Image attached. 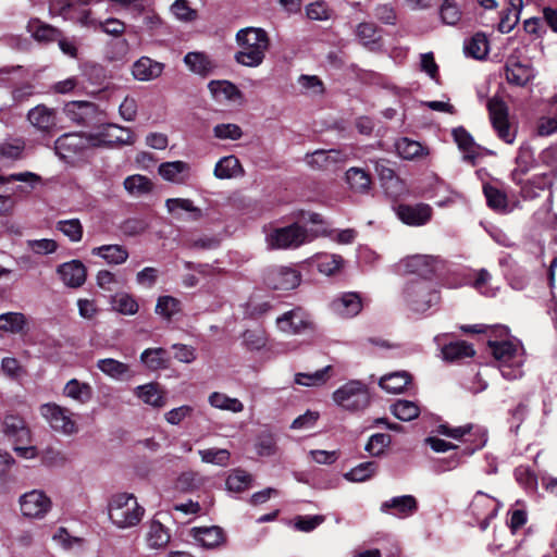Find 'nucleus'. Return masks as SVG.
<instances>
[{"label": "nucleus", "instance_id": "nucleus-1", "mask_svg": "<svg viewBox=\"0 0 557 557\" xmlns=\"http://www.w3.org/2000/svg\"><path fill=\"white\" fill-rule=\"evenodd\" d=\"M239 50L235 53V61L247 67H257L262 64L270 48L268 33L258 27H246L236 34Z\"/></svg>", "mask_w": 557, "mask_h": 557}, {"label": "nucleus", "instance_id": "nucleus-2", "mask_svg": "<svg viewBox=\"0 0 557 557\" xmlns=\"http://www.w3.org/2000/svg\"><path fill=\"white\" fill-rule=\"evenodd\" d=\"M109 519L117 529L125 530L136 527L145 515L133 494L119 493L113 495L108 504Z\"/></svg>", "mask_w": 557, "mask_h": 557}, {"label": "nucleus", "instance_id": "nucleus-3", "mask_svg": "<svg viewBox=\"0 0 557 557\" xmlns=\"http://www.w3.org/2000/svg\"><path fill=\"white\" fill-rule=\"evenodd\" d=\"M334 403L344 410L356 412L370 405V393L360 381H349L333 393Z\"/></svg>", "mask_w": 557, "mask_h": 557}, {"label": "nucleus", "instance_id": "nucleus-4", "mask_svg": "<svg viewBox=\"0 0 557 557\" xmlns=\"http://www.w3.org/2000/svg\"><path fill=\"white\" fill-rule=\"evenodd\" d=\"M311 240L308 230L298 223L275 227L267 235V244L271 249H296Z\"/></svg>", "mask_w": 557, "mask_h": 557}, {"label": "nucleus", "instance_id": "nucleus-5", "mask_svg": "<svg viewBox=\"0 0 557 557\" xmlns=\"http://www.w3.org/2000/svg\"><path fill=\"white\" fill-rule=\"evenodd\" d=\"M98 139L94 135L66 133L55 140L54 150L60 159L71 162L83 156L89 148L98 147Z\"/></svg>", "mask_w": 557, "mask_h": 557}, {"label": "nucleus", "instance_id": "nucleus-6", "mask_svg": "<svg viewBox=\"0 0 557 557\" xmlns=\"http://www.w3.org/2000/svg\"><path fill=\"white\" fill-rule=\"evenodd\" d=\"M404 299L412 311L424 312L438 301V294L426 280H414L406 284Z\"/></svg>", "mask_w": 557, "mask_h": 557}, {"label": "nucleus", "instance_id": "nucleus-7", "mask_svg": "<svg viewBox=\"0 0 557 557\" xmlns=\"http://www.w3.org/2000/svg\"><path fill=\"white\" fill-rule=\"evenodd\" d=\"M40 413L50 428L58 433L70 436L78 432L74 413L66 407L48 403L40 407Z\"/></svg>", "mask_w": 557, "mask_h": 557}, {"label": "nucleus", "instance_id": "nucleus-8", "mask_svg": "<svg viewBox=\"0 0 557 557\" xmlns=\"http://www.w3.org/2000/svg\"><path fill=\"white\" fill-rule=\"evenodd\" d=\"M490 120L499 139L511 145L516 139V129L508 121V108L499 98H492L487 102Z\"/></svg>", "mask_w": 557, "mask_h": 557}, {"label": "nucleus", "instance_id": "nucleus-9", "mask_svg": "<svg viewBox=\"0 0 557 557\" xmlns=\"http://www.w3.org/2000/svg\"><path fill=\"white\" fill-rule=\"evenodd\" d=\"M51 499L40 490H33L20 497V507L23 516L41 519L51 509Z\"/></svg>", "mask_w": 557, "mask_h": 557}, {"label": "nucleus", "instance_id": "nucleus-10", "mask_svg": "<svg viewBox=\"0 0 557 557\" xmlns=\"http://www.w3.org/2000/svg\"><path fill=\"white\" fill-rule=\"evenodd\" d=\"M300 282V272L289 267L272 268L265 277V283L270 288L284 292L296 288Z\"/></svg>", "mask_w": 557, "mask_h": 557}, {"label": "nucleus", "instance_id": "nucleus-11", "mask_svg": "<svg viewBox=\"0 0 557 557\" xmlns=\"http://www.w3.org/2000/svg\"><path fill=\"white\" fill-rule=\"evenodd\" d=\"M398 219L410 226H421L426 224L433 214V210L428 203L398 205L396 208Z\"/></svg>", "mask_w": 557, "mask_h": 557}, {"label": "nucleus", "instance_id": "nucleus-12", "mask_svg": "<svg viewBox=\"0 0 557 557\" xmlns=\"http://www.w3.org/2000/svg\"><path fill=\"white\" fill-rule=\"evenodd\" d=\"M348 156L338 149H318L312 153H307L305 162L309 168L314 170H329L339 163L346 162Z\"/></svg>", "mask_w": 557, "mask_h": 557}, {"label": "nucleus", "instance_id": "nucleus-13", "mask_svg": "<svg viewBox=\"0 0 557 557\" xmlns=\"http://www.w3.org/2000/svg\"><path fill=\"white\" fill-rule=\"evenodd\" d=\"M505 76L508 84L524 87L535 77V71L530 63L509 58L505 64Z\"/></svg>", "mask_w": 557, "mask_h": 557}, {"label": "nucleus", "instance_id": "nucleus-14", "mask_svg": "<svg viewBox=\"0 0 557 557\" xmlns=\"http://www.w3.org/2000/svg\"><path fill=\"white\" fill-rule=\"evenodd\" d=\"M438 265V260L428 255H414L401 260L404 272L417 274L423 278L432 275Z\"/></svg>", "mask_w": 557, "mask_h": 557}, {"label": "nucleus", "instance_id": "nucleus-15", "mask_svg": "<svg viewBox=\"0 0 557 557\" xmlns=\"http://www.w3.org/2000/svg\"><path fill=\"white\" fill-rule=\"evenodd\" d=\"M57 273L62 283L70 288L81 287L87 277L86 267L79 260H72L58 265Z\"/></svg>", "mask_w": 557, "mask_h": 557}, {"label": "nucleus", "instance_id": "nucleus-16", "mask_svg": "<svg viewBox=\"0 0 557 557\" xmlns=\"http://www.w3.org/2000/svg\"><path fill=\"white\" fill-rule=\"evenodd\" d=\"M277 327L287 334H299L310 327L309 315L300 308L285 312L276 319Z\"/></svg>", "mask_w": 557, "mask_h": 557}, {"label": "nucleus", "instance_id": "nucleus-17", "mask_svg": "<svg viewBox=\"0 0 557 557\" xmlns=\"http://www.w3.org/2000/svg\"><path fill=\"white\" fill-rule=\"evenodd\" d=\"M133 393L141 403L153 409H161L166 405L165 392L157 383L136 386Z\"/></svg>", "mask_w": 557, "mask_h": 557}, {"label": "nucleus", "instance_id": "nucleus-18", "mask_svg": "<svg viewBox=\"0 0 557 557\" xmlns=\"http://www.w3.org/2000/svg\"><path fill=\"white\" fill-rule=\"evenodd\" d=\"M27 120L38 131L49 133L57 125V112L45 104H39L28 111Z\"/></svg>", "mask_w": 557, "mask_h": 557}, {"label": "nucleus", "instance_id": "nucleus-19", "mask_svg": "<svg viewBox=\"0 0 557 557\" xmlns=\"http://www.w3.org/2000/svg\"><path fill=\"white\" fill-rule=\"evenodd\" d=\"M193 539L205 548H215L225 542V534L222 528L195 527L190 530Z\"/></svg>", "mask_w": 557, "mask_h": 557}, {"label": "nucleus", "instance_id": "nucleus-20", "mask_svg": "<svg viewBox=\"0 0 557 557\" xmlns=\"http://www.w3.org/2000/svg\"><path fill=\"white\" fill-rule=\"evenodd\" d=\"M418 509L417 499L412 495L393 497L381 505V511L405 518L413 515Z\"/></svg>", "mask_w": 557, "mask_h": 557}, {"label": "nucleus", "instance_id": "nucleus-21", "mask_svg": "<svg viewBox=\"0 0 557 557\" xmlns=\"http://www.w3.org/2000/svg\"><path fill=\"white\" fill-rule=\"evenodd\" d=\"M98 139V146L101 145H131L133 144V133L125 127L108 124L104 126L101 132L95 136Z\"/></svg>", "mask_w": 557, "mask_h": 557}, {"label": "nucleus", "instance_id": "nucleus-22", "mask_svg": "<svg viewBox=\"0 0 557 557\" xmlns=\"http://www.w3.org/2000/svg\"><path fill=\"white\" fill-rule=\"evenodd\" d=\"M164 70V64L148 57H141L132 66L135 79L148 82L158 78Z\"/></svg>", "mask_w": 557, "mask_h": 557}, {"label": "nucleus", "instance_id": "nucleus-23", "mask_svg": "<svg viewBox=\"0 0 557 557\" xmlns=\"http://www.w3.org/2000/svg\"><path fill=\"white\" fill-rule=\"evenodd\" d=\"M332 308L343 318H352L361 311L362 301L357 293H346L332 301Z\"/></svg>", "mask_w": 557, "mask_h": 557}, {"label": "nucleus", "instance_id": "nucleus-24", "mask_svg": "<svg viewBox=\"0 0 557 557\" xmlns=\"http://www.w3.org/2000/svg\"><path fill=\"white\" fill-rule=\"evenodd\" d=\"M481 507H486L490 509L486 516H484L479 523L481 531H485L490 525V521L496 517L499 503L486 494L478 492L471 503V508L475 515H481Z\"/></svg>", "mask_w": 557, "mask_h": 557}, {"label": "nucleus", "instance_id": "nucleus-25", "mask_svg": "<svg viewBox=\"0 0 557 557\" xmlns=\"http://www.w3.org/2000/svg\"><path fill=\"white\" fill-rule=\"evenodd\" d=\"M96 110V104L89 101H70L64 106L65 115L77 124H87Z\"/></svg>", "mask_w": 557, "mask_h": 557}, {"label": "nucleus", "instance_id": "nucleus-26", "mask_svg": "<svg viewBox=\"0 0 557 557\" xmlns=\"http://www.w3.org/2000/svg\"><path fill=\"white\" fill-rule=\"evenodd\" d=\"M97 368L107 376L116 380H129L134 376L129 366L113 358L99 359Z\"/></svg>", "mask_w": 557, "mask_h": 557}, {"label": "nucleus", "instance_id": "nucleus-27", "mask_svg": "<svg viewBox=\"0 0 557 557\" xmlns=\"http://www.w3.org/2000/svg\"><path fill=\"white\" fill-rule=\"evenodd\" d=\"M63 396L77 404L85 405L92 398V387L89 383L71 379L63 387Z\"/></svg>", "mask_w": 557, "mask_h": 557}, {"label": "nucleus", "instance_id": "nucleus-28", "mask_svg": "<svg viewBox=\"0 0 557 557\" xmlns=\"http://www.w3.org/2000/svg\"><path fill=\"white\" fill-rule=\"evenodd\" d=\"M3 431L16 442L26 443L30 441V431L20 416L7 414L3 419Z\"/></svg>", "mask_w": 557, "mask_h": 557}, {"label": "nucleus", "instance_id": "nucleus-29", "mask_svg": "<svg viewBox=\"0 0 557 557\" xmlns=\"http://www.w3.org/2000/svg\"><path fill=\"white\" fill-rule=\"evenodd\" d=\"M171 540V534L158 519H152L148 523L146 542L150 548H163Z\"/></svg>", "mask_w": 557, "mask_h": 557}, {"label": "nucleus", "instance_id": "nucleus-30", "mask_svg": "<svg viewBox=\"0 0 557 557\" xmlns=\"http://www.w3.org/2000/svg\"><path fill=\"white\" fill-rule=\"evenodd\" d=\"M189 169V164L184 161H171L161 163L158 173L165 181L181 184L185 182Z\"/></svg>", "mask_w": 557, "mask_h": 557}, {"label": "nucleus", "instance_id": "nucleus-31", "mask_svg": "<svg viewBox=\"0 0 557 557\" xmlns=\"http://www.w3.org/2000/svg\"><path fill=\"white\" fill-rule=\"evenodd\" d=\"M94 256L102 258L107 263L113 265L123 264L128 258L127 249L122 245H103L91 250Z\"/></svg>", "mask_w": 557, "mask_h": 557}, {"label": "nucleus", "instance_id": "nucleus-32", "mask_svg": "<svg viewBox=\"0 0 557 557\" xmlns=\"http://www.w3.org/2000/svg\"><path fill=\"white\" fill-rule=\"evenodd\" d=\"M244 169L235 156L221 158L215 166L213 174L219 180H228L243 175Z\"/></svg>", "mask_w": 557, "mask_h": 557}, {"label": "nucleus", "instance_id": "nucleus-33", "mask_svg": "<svg viewBox=\"0 0 557 557\" xmlns=\"http://www.w3.org/2000/svg\"><path fill=\"white\" fill-rule=\"evenodd\" d=\"M453 136L459 149L465 153L463 159L474 163L479 157V146L474 143L472 136L463 127L455 128Z\"/></svg>", "mask_w": 557, "mask_h": 557}, {"label": "nucleus", "instance_id": "nucleus-34", "mask_svg": "<svg viewBox=\"0 0 557 557\" xmlns=\"http://www.w3.org/2000/svg\"><path fill=\"white\" fill-rule=\"evenodd\" d=\"M398 156L405 160H417L429 154L426 147L407 137L399 138L395 144Z\"/></svg>", "mask_w": 557, "mask_h": 557}, {"label": "nucleus", "instance_id": "nucleus-35", "mask_svg": "<svg viewBox=\"0 0 557 557\" xmlns=\"http://www.w3.org/2000/svg\"><path fill=\"white\" fill-rule=\"evenodd\" d=\"M411 382V375L406 371L386 374L380 379L379 385L392 394L403 393Z\"/></svg>", "mask_w": 557, "mask_h": 557}, {"label": "nucleus", "instance_id": "nucleus-36", "mask_svg": "<svg viewBox=\"0 0 557 557\" xmlns=\"http://www.w3.org/2000/svg\"><path fill=\"white\" fill-rule=\"evenodd\" d=\"M346 182L349 188L357 194H367L371 188L370 175L360 168H350L346 171Z\"/></svg>", "mask_w": 557, "mask_h": 557}, {"label": "nucleus", "instance_id": "nucleus-37", "mask_svg": "<svg viewBox=\"0 0 557 557\" xmlns=\"http://www.w3.org/2000/svg\"><path fill=\"white\" fill-rule=\"evenodd\" d=\"M473 347L465 341L453 342L442 348L443 359L447 361H460L474 356Z\"/></svg>", "mask_w": 557, "mask_h": 557}, {"label": "nucleus", "instance_id": "nucleus-38", "mask_svg": "<svg viewBox=\"0 0 557 557\" xmlns=\"http://www.w3.org/2000/svg\"><path fill=\"white\" fill-rule=\"evenodd\" d=\"M492 354L502 364L522 359L519 348L510 342H488Z\"/></svg>", "mask_w": 557, "mask_h": 557}, {"label": "nucleus", "instance_id": "nucleus-39", "mask_svg": "<svg viewBox=\"0 0 557 557\" xmlns=\"http://www.w3.org/2000/svg\"><path fill=\"white\" fill-rule=\"evenodd\" d=\"M184 63L195 74L206 76L213 69V63L203 52H188L184 57Z\"/></svg>", "mask_w": 557, "mask_h": 557}, {"label": "nucleus", "instance_id": "nucleus-40", "mask_svg": "<svg viewBox=\"0 0 557 557\" xmlns=\"http://www.w3.org/2000/svg\"><path fill=\"white\" fill-rule=\"evenodd\" d=\"M483 193L486 198L487 206L491 209L499 213H506L509 211L508 199L505 191L491 184H485L483 186Z\"/></svg>", "mask_w": 557, "mask_h": 557}, {"label": "nucleus", "instance_id": "nucleus-41", "mask_svg": "<svg viewBox=\"0 0 557 557\" xmlns=\"http://www.w3.org/2000/svg\"><path fill=\"white\" fill-rule=\"evenodd\" d=\"M356 35L360 42L370 50H377L381 47V36L373 23H360L357 26Z\"/></svg>", "mask_w": 557, "mask_h": 557}, {"label": "nucleus", "instance_id": "nucleus-42", "mask_svg": "<svg viewBox=\"0 0 557 557\" xmlns=\"http://www.w3.org/2000/svg\"><path fill=\"white\" fill-rule=\"evenodd\" d=\"M111 305L114 311L124 315H134L139 309L135 297L125 292L113 295L111 297Z\"/></svg>", "mask_w": 557, "mask_h": 557}, {"label": "nucleus", "instance_id": "nucleus-43", "mask_svg": "<svg viewBox=\"0 0 557 557\" xmlns=\"http://www.w3.org/2000/svg\"><path fill=\"white\" fill-rule=\"evenodd\" d=\"M140 361L152 371L168 367V352L163 348H148L140 355Z\"/></svg>", "mask_w": 557, "mask_h": 557}, {"label": "nucleus", "instance_id": "nucleus-44", "mask_svg": "<svg viewBox=\"0 0 557 557\" xmlns=\"http://www.w3.org/2000/svg\"><path fill=\"white\" fill-rule=\"evenodd\" d=\"M208 401L213 408L220 410H226L234 413H238L244 410V405L239 399L230 397L220 392H213L210 394Z\"/></svg>", "mask_w": 557, "mask_h": 557}, {"label": "nucleus", "instance_id": "nucleus-45", "mask_svg": "<svg viewBox=\"0 0 557 557\" xmlns=\"http://www.w3.org/2000/svg\"><path fill=\"white\" fill-rule=\"evenodd\" d=\"M208 88L212 96L221 100H234L240 96L238 88L227 81H212L209 83Z\"/></svg>", "mask_w": 557, "mask_h": 557}, {"label": "nucleus", "instance_id": "nucleus-46", "mask_svg": "<svg viewBox=\"0 0 557 557\" xmlns=\"http://www.w3.org/2000/svg\"><path fill=\"white\" fill-rule=\"evenodd\" d=\"M331 366H326L313 373H297L295 383L308 387H317L325 384L330 379Z\"/></svg>", "mask_w": 557, "mask_h": 557}, {"label": "nucleus", "instance_id": "nucleus-47", "mask_svg": "<svg viewBox=\"0 0 557 557\" xmlns=\"http://www.w3.org/2000/svg\"><path fill=\"white\" fill-rule=\"evenodd\" d=\"M465 52L467 55L478 60L484 59L488 53V40L482 33L473 35L465 44Z\"/></svg>", "mask_w": 557, "mask_h": 557}, {"label": "nucleus", "instance_id": "nucleus-48", "mask_svg": "<svg viewBox=\"0 0 557 557\" xmlns=\"http://www.w3.org/2000/svg\"><path fill=\"white\" fill-rule=\"evenodd\" d=\"M255 449L260 457H272L277 453L276 437L269 431L261 432L255 441Z\"/></svg>", "mask_w": 557, "mask_h": 557}, {"label": "nucleus", "instance_id": "nucleus-49", "mask_svg": "<svg viewBox=\"0 0 557 557\" xmlns=\"http://www.w3.org/2000/svg\"><path fill=\"white\" fill-rule=\"evenodd\" d=\"M123 184L127 193L134 196L148 194L152 190L153 187L151 181L140 174L127 176Z\"/></svg>", "mask_w": 557, "mask_h": 557}, {"label": "nucleus", "instance_id": "nucleus-50", "mask_svg": "<svg viewBox=\"0 0 557 557\" xmlns=\"http://www.w3.org/2000/svg\"><path fill=\"white\" fill-rule=\"evenodd\" d=\"M26 318L21 312L0 314V332L16 334L23 331Z\"/></svg>", "mask_w": 557, "mask_h": 557}, {"label": "nucleus", "instance_id": "nucleus-51", "mask_svg": "<svg viewBox=\"0 0 557 557\" xmlns=\"http://www.w3.org/2000/svg\"><path fill=\"white\" fill-rule=\"evenodd\" d=\"M165 208L169 213L175 214L177 210H184L191 214V219L197 221L202 218L201 209L194 206L190 199L186 198H170L165 201Z\"/></svg>", "mask_w": 557, "mask_h": 557}, {"label": "nucleus", "instance_id": "nucleus-52", "mask_svg": "<svg viewBox=\"0 0 557 557\" xmlns=\"http://www.w3.org/2000/svg\"><path fill=\"white\" fill-rule=\"evenodd\" d=\"M181 300L173 296H160L156 305V313L165 320H171L172 317L181 312Z\"/></svg>", "mask_w": 557, "mask_h": 557}, {"label": "nucleus", "instance_id": "nucleus-53", "mask_svg": "<svg viewBox=\"0 0 557 557\" xmlns=\"http://www.w3.org/2000/svg\"><path fill=\"white\" fill-rule=\"evenodd\" d=\"M377 471V463L374 461H366L359 463L350 471L344 474V478L350 482H364L371 479Z\"/></svg>", "mask_w": 557, "mask_h": 557}, {"label": "nucleus", "instance_id": "nucleus-54", "mask_svg": "<svg viewBox=\"0 0 557 557\" xmlns=\"http://www.w3.org/2000/svg\"><path fill=\"white\" fill-rule=\"evenodd\" d=\"M344 259L339 255H320L317 257L318 270L327 276L336 274L343 267Z\"/></svg>", "mask_w": 557, "mask_h": 557}, {"label": "nucleus", "instance_id": "nucleus-55", "mask_svg": "<svg viewBox=\"0 0 557 557\" xmlns=\"http://www.w3.org/2000/svg\"><path fill=\"white\" fill-rule=\"evenodd\" d=\"M28 30L32 33L33 37L38 41H53L59 39L61 33L59 29L48 25L40 23L38 21L30 22L28 24Z\"/></svg>", "mask_w": 557, "mask_h": 557}, {"label": "nucleus", "instance_id": "nucleus-56", "mask_svg": "<svg viewBox=\"0 0 557 557\" xmlns=\"http://www.w3.org/2000/svg\"><path fill=\"white\" fill-rule=\"evenodd\" d=\"M202 462L212 463L220 467H226L230 462L231 454L224 448H207L198 450Z\"/></svg>", "mask_w": 557, "mask_h": 557}, {"label": "nucleus", "instance_id": "nucleus-57", "mask_svg": "<svg viewBox=\"0 0 557 557\" xmlns=\"http://www.w3.org/2000/svg\"><path fill=\"white\" fill-rule=\"evenodd\" d=\"M440 16L444 24L455 26L461 20L462 12L455 0H444L440 7Z\"/></svg>", "mask_w": 557, "mask_h": 557}, {"label": "nucleus", "instance_id": "nucleus-58", "mask_svg": "<svg viewBox=\"0 0 557 557\" xmlns=\"http://www.w3.org/2000/svg\"><path fill=\"white\" fill-rule=\"evenodd\" d=\"M392 412L399 420L411 421L419 416L420 409L413 401L398 400L392 406Z\"/></svg>", "mask_w": 557, "mask_h": 557}, {"label": "nucleus", "instance_id": "nucleus-59", "mask_svg": "<svg viewBox=\"0 0 557 557\" xmlns=\"http://www.w3.org/2000/svg\"><path fill=\"white\" fill-rule=\"evenodd\" d=\"M57 230L73 243L83 238V225L78 219L61 220L57 223Z\"/></svg>", "mask_w": 557, "mask_h": 557}, {"label": "nucleus", "instance_id": "nucleus-60", "mask_svg": "<svg viewBox=\"0 0 557 557\" xmlns=\"http://www.w3.org/2000/svg\"><path fill=\"white\" fill-rule=\"evenodd\" d=\"M391 443L392 437L389 434L376 433L369 438L368 443L364 446V449L372 457H379L384 454L385 449L391 445Z\"/></svg>", "mask_w": 557, "mask_h": 557}, {"label": "nucleus", "instance_id": "nucleus-61", "mask_svg": "<svg viewBox=\"0 0 557 557\" xmlns=\"http://www.w3.org/2000/svg\"><path fill=\"white\" fill-rule=\"evenodd\" d=\"M472 286L480 292L482 295L493 297L496 295L497 287L492 285V275L485 270L481 269L475 272L474 280L472 282Z\"/></svg>", "mask_w": 557, "mask_h": 557}, {"label": "nucleus", "instance_id": "nucleus-62", "mask_svg": "<svg viewBox=\"0 0 557 557\" xmlns=\"http://www.w3.org/2000/svg\"><path fill=\"white\" fill-rule=\"evenodd\" d=\"M251 475L240 469L234 470L226 480V486L233 492H243L250 486Z\"/></svg>", "mask_w": 557, "mask_h": 557}, {"label": "nucleus", "instance_id": "nucleus-63", "mask_svg": "<svg viewBox=\"0 0 557 557\" xmlns=\"http://www.w3.org/2000/svg\"><path fill=\"white\" fill-rule=\"evenodd\" d=\"M25 148L21 138L8 139L0 144V157L9 160L20 159Z\"/></svg>", "mask_w": 557, "mask_h": 557}, {"label": "nucleus", "instance_id": "nucleus-64", "mask_svg": "<svg viewBox=\"0 0 557 557\" xmlns=\"http://www.w3.org/2000/svg\"><path fill=\"white\" fill-rule=\"evenodd\" d=\"M213 134L216 138L222 140H237L243 136V131L237 124L222 123L213 127Z\"/></svg>", "mask_w": 557, "mask_h": 557}]
</instances>
